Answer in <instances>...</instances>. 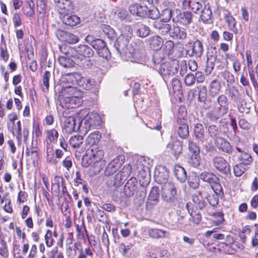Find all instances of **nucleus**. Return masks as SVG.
Masks as SVG:
<instances>
[{"instance_id": "nucleus-43", "label": "nucleus", "mask_w": 258, "mask_h": 258, "mask_svg": "<svg viewBox=\"0 0 258 258\" xmlns=\"http://www.w3.org/2000/svg\"><path fill=\"white\" fill-rule=\"evenodd\" d=\"M137 35L141 37H146L150 34L149 28L144 24L138 25V28L136 32Z\"/></svg>"}, {"instance_id": "nucleus-44", "label": "nucleus", "mask_w": 258, "mask_h": 258, "mask_svg": "<svg viewBox=\"0 0 258 258\" xmlns=\"http://www.w3.org/2000/svg\"><path fill=\"white\" fill-rule=\"evenodd\" d=\"M51 77V73L49 71H45L42 79L43 84L41 86L43 92H46L48 91L49 84V81Z\"/></svg>"}, {"instance_id": "nucleus-54", "label": "nucleus", "mask_w": 258, "mask_h": 258, "mask_svg": "<svg viewBox=\"0 0 258 258\" xmlns=\"http://www.w3.org/2000/svg\"><path fill=\"white\" fill-rule=\"evenodd\" d=\"M97 52L98 55L103 58L108 59L110 58L111 54L106 45H104V47Z\"/></svg>"}, {"instance_id": "nucleus-37", "label": "nucleus", "mask_w": 258, "mask_h": 258, "mask_svg": "<svg viewBox=\"0 0 258 258\" xmlns=\"http://www.w3.org/2000/svg\"><path fill=\"white\" fill-rule=\"evenodd\" d=\"M101 138V135L99 132L97 131L92 133L86 139V144L90 146H93L99 142Z\"/></svg>"}, {"instance_id": "nucleus-48", "label": "nucleus", "mask_w": 258, "mask_h": 258, "mask_svg": "<svg viewBox=\"0 0 258 258\" xmlns=\"http://www.w3.org/2000/svg\"><path fill=\"white\" fill-rule=\"evenodd\" d=\"M165 59V54L162 50L155 52L153 56V60L155 64H161Z\"/></svg>"}, {"instance_id": "nucleus-51", "label": "nucleus", "mask_w": 258, "mask_h": 258, "mask_svg": "<svg viewBox=\"0 0 258 258\" xmlns=\"http://www.w3.org/2000/svg\"><path fill=\"white\" fill-rule=\"evenodd\" d=\"M211 187L213 191L217 196L221 197L223 195V188L221 185L220 183V180L218 178V181H215V183H213L211 185Z\"/></svg>"}, {"instance_id": "nucleus-58", "label": "nucleus", "mask_w": 258, "mask_h": 258, "mask_svg": "<svg viewBox=\"0 0 258 258\" xmlns=\"http://www.w3.org/2000/svg\"><path fill=\"white\" fill-rule=\"evenodd\" d=\"M13 124H14V122ZM14 126L13 128V134L14 135L16 136L17 138L20 140L22 138L21 121H18L17 122V124H14Z\"/></svg>"}, {"instance_id": "nucleus-60", "label": "nucleus", "mask_w": 258, "mask_h": 258, "mask_svg": "<svg viewBox=\"0 0 258 258\" xmlns=\"http://www.w3.org/2000/svg\"><path fill=\"white\" fill-rule=\"evenodd\" d=\"M224 17L229 29L233 30L235 28L236 24L235 19L228 13L225 14Z\"/></svg>"}, {"instance_id": "nucleus-52", "label": "nucleus", "mask_w": 258, "mask_h": 258, "mask_svg": "<svg viewBox=\"0 0 258 258\" xmlns=\"http://www.w3.org/2000/svg\"><path fill=\"white\" fill-rule=\"evenodd\" d=\"M191 218L189 221L192 222L196 224H198L201 221L202 217L199 210L192 211L190 213Z\"/></svg>"}, {"instance_id": "nucleus-24", "label": "nucleus", "mask_w": 258, "mask_h": 258, "mask_svg": "<svg viewBox=\"0 0 258 258\" xmlns=\"http://www.w3.org/2000/svg\"><path fill=\"white\" fill-rule=\"evenodd\" d=\"M75 60L71 58L68 54L60 56L58 58V61L60 65L65 68H72L75 63H78V60L76 58Z\"/></svg>"}, {"instance_id": "nucleus-32", "label": "nucleus", "mask_w": 258, "mask_h": 258, "mask_svg": "<svg viewBox=\"0 0 258 258\" xmlns=\"http://www.w3.org/2000/svg\"><path fill=\"white\" fill-rule=\"evenodd\" d=\"M160 190L158 187H153L151 190L148 197V203L154 205H156L159 201Z\"/></svg>"}, {"instance_id": "nucleus-18", "label": "nucleus", "mask_w": 258, "mask_h": 258, "mask_svg": "<svg viewBox=\"0 0 258 258\" xmlns=\"http://www.w3.org/2000/svg\"><path fill=\"white\" fill-rule=\"evenodd\" d=\"M204 52V47L202 42L197 39L193 43L191 50H187V52L189 56L195 55L197 57H201Z\"/></svg>"}, {"instance_id": "nucleus-47", "label": "nucleus", "mask_w": 258, "mask_h": 258, "mask_svg": "<svg viewBox=\"0 0 258 258\" xmlns=\"http://www.w3.org/2000/svg\"><path fill=\"white\" fill-rule=\"evenodd\" d=\"M194 133L197 139L202 140L204 138V129L201 123H197L194 127Z\"/></svg>"}, {"instance_id": "nucleus-59", "label": "nucleus", "mask_w": 258, "mask_h": 258, "mask_svg": "<svg viewBox=\"0 0 258 258\" xmlns=\"http://www.w3.org/2000/svg\"><path fill=\"white\" fill-rule=\"evenodd\" d=\"M115 15L121 20L128 19V15L127 12L123 9H118L115 12Z\"/></svg>"}, {"instance_id": "nucleus-26", "label": "nucleus", "mask_w": 258, "mask_h": 258, "mask_svg": "<svg viewBox=\"0 0 258 258\" xmlns=\"http://www.w3.org/2000/svg\"><path fill=\"white\" fill-rule=\"evenodd\" d=\"M62 21L67 25L75 26L80 23V19L76 15L67 14L63 16Z\"/></svg>"}, {"instance_id": "nucleus-56", "label": "nucleus", "mask_w": 258, "mask_h": 258, "mask_svg": "<svg viewBox=\"0 0 258 258\" xmlns=\"http://www.w3.org/2000/svg\"><path fill=\"white\" fill-rule=\"evenodd\" d=\"M8 250L7 244L5 240L0 237V255L6 257L8 256Z\"/></svg>"}, {"instance_id": "nucleus-13", "label": "nucleus", "mask_w": 258, "mask_h": 258, "mask_svg": "<svg viewBox=\"0 0 258 258\" xmlns=\"http://www.w3.org/2000/svg\"><path fill=\"white\" fill-rule=\"evenodd\" d=\"M215 145L216 147L222 152L229 154L232 153V147L229 142L223 138H217L215 140Z\"/></svg>"}, {"instance_id": "nucleus-20", "label": "nucleus", "mask_w": 258, "mask_h": 258, "mask_svg": "<svg viewBox=\"0 0 258 258\" xmlns=\"http://www.w3.org/2000/svg\"><path fill=\"white\" fill-rule=\"evenodd\" d=\"M88 155H89L91 163H95L100 161L104 155V152L102 150L97 147H92L91 149L88 151Z\"/></svg>"}, {"instance_id": "nucleus-23", "label": "nucleus", "mask_w": 258, "mask_h": 258, "mask_svg": "<svg viewBox=\"0 0 258 258\" xmlns=\"http://www.w3.org/2000/svg\"><path fill=\"white\" fill-rule=\"evenodd\" d=\"M55 6L58 9L70 11L74 9V5L71 0H53Z\"/></svg>"}, {"instance_id": "nucleus-45", "label": "nucleus", "mask_w": 258, "mask_h": 258, "mask_svg": "<svg viewBox=\"0 0 258 258\" xmlns=\"http://www.w3.org/2000/svg\"><path fill=\"white\" fill-rule=\"evenodd\" d=\"M239 160L240 163L244 165H250L253 161L251 155L245 152L241 154L240 156H239Z\"/></svg>"}, {"instance_id": "nucleus-46", "label": "nucleus", "mask_w": 258, "mask_h": 258, "mask_svg": "<svg viewBox=\"0 0 258 258\" xmlns=\"http://www.w3.org/2000/svg\"><path fill=\"white\" fill-rule=\"evenodd\" d=\"M171 87L173 90V92L174 93H177V94H180L182 93V86L180 81L174 78L171 81Z\"/></svg>"}, {"instance_id": "nucleus-14", "label": "nucleus", "mask_w": 258, "mask_h": 258, "mask_svg": "<svg viewBox=\"0 0 258 258\" xmlns=\"http://www.w3.org/2000/svg\"><path fill=\"white\" fill-rule=\"evenodd\" d=\"M148 234L151 238L157 239L169 238L170 236L168 231L157 228L150 229Z\"/></svg>"}, {"instance_id": "nucleus-3", "label": "nucleus", "mask_w": 258, "mask_h": 258, "mask_svg": "<svg viewBox=\"0 0 258 258\" xmlns=\"http://www.w3.org/2000/svg\"><path fill=\"white\" fill-rule=\"evenodd\" d=\"M161 198L166 202L173 203L177 200L178 188L172 182H165L162 185Z\"/></svg>"}, {"instance_id": "nucleus-61", "label": "nucleus", "mask_w": 258, "mask_h": 258, "mask_svg": "<svg viewBox=\"0 0 258 258\" xmlns=\"http://www.w3.org/2000/svg\"><path fill=\"white\" fill-rule=\"evenodd\" d=\"M243 165L240 163L233 167V171L236 176H240L245 171L246 169L243 167Z\"/></svg>"}, {"instance_id": "nucleus-2", "label": "nucleus", "mask_w": 258, "mask_h": 258, "mask_svg": "<svg viewBox=\"0 0 258 258\" xmlns=\"http://www.w3.org/2000/svg\"><path fill=\"white\" fill-rule=\"evenodd\" d=\"M168 22L161 19L154 20L152 23L153 28L156 32L162 35L169 34L173 39H184L186 37V31L179 27L171 25Z\"/></svg>"}, {"instance_id": "nucleus-31", "label": "nucleus", "mask_w": 258, "mask_h": 258, "mask_svg": "<svg viewBox=\"0 0 258 258\" xmlns=\"http://www.w3.org/2000/svg\"><path fill=\"white\" fill-rule=\"evenodd\" d=\"M200 177L201 180L209 183L210 185L218 181V178L213 173L206 171L202 172L200 175Z\"/></svg>"}, {"instance_id": "nucleus-28", "label": "nucleus", "mask_w": 258, "mask_h": 258, "mask_svg": "<svg viewBox=\"0 0 258 258\" xmlns=\"http://www.w3.org/2000/svg\"><path fill=\"white\" fill-rule=\"evenodd\" d=\"M205 87L199 91L198 95V100L201 102H203V107L208 109L211 107V101L207 98V93Z\"/></svg>"}, {"instance_id": "nucleus-8", "label": "nucleus", "mask_w": 258, "mask_h": 258, "mask_svg": "<svg viewBox=\"0 0 258 258\" xmlns=\"http://www.w3.org/2000/svg\"><path fill=\"white\" fill-rule=\"evenodd\" d=\"M72 77L75 79L77 85L85 90H90L95 86L94 79L81 76L80 74L74 73Z\"/></svg>"}, {"instance_id": "nucleus-64", "label": "nucleus", "mask_w": 258, "mask_h": 258, "mask_svg": "<svg viewBox=\"0 0 258 258\" xmlns=\"http://www.w3.org/2000/svg\"><path fill=\"white\" fill-rule=\"evenodd\" d=\"M189 163L194 167H197L200 164V157L199 155H191Z\"/></svg>"}, {"instance_id": "nucleus-1", "label": "nucleus", "mask_w": 258, "mask_h": 258, "mask_svg": "<svg viewBox=\"0 0 258 258\" xmlns=\"http://www.w3.org/2000/svg\"><path fill=\"white\" fill-rule=\"evenodd\" d=\"M130 40L119 36L114 43V46L120 54L126 55L131 61H137L142 57L144 51V45L140 40L128 45Z\"/></svg>"}, {"instance_id": "nucleus-36", "label": "nucleus", "mask_w": 258, "mask_h": 258, "mask_svg": "<svg viewBox=\"0 0 258 258\" xmlns=\"http://www.w3.org/2000/svg\"><path fill=\"white\" fill-rule=\"evenodd\" d=\"M149 42L151 48L155 50H158L162 46L163 41L160 36L155 35L149 39Z\"/></svg>"}, {"instance_id": "nucleus-30", "label": "nucleus", "mask_w": 258, "mask_h": 258, "mask_svg": "<svg viewBox=\"0 0 258 258\" xmlns=\"http://www.w3.org/2000/svg\"><path fill=\"white\" fill-rule=\"evenodd\" d=\"M217 103L218 104V108H220L223 111L226 113L228 111V100L224 94L219 95L217 98Z\"/></svg>"}, {"instance_id": "nucleus-10", "label": "nucleus", "mask_w": 258, "mask_h": 258, "mask_svg": "<svg viewBox=\"0 0 258 258\" xmlns=\"http://www.w3.org/2000/svg\"><path fill=\"white\" fill-rule=\"evenodd\" d=\"M56 35L61 41L70 44L76 43L78 42L79 40L78 37L76 35L61 30H57Z\"/></svg>"}, {"instance_id": "nucleus-12", "label": "nucleus", "mask_w": 258, "mask_h": 258, "mask_svg": "<svg viewBox=\"0 0 258 258\" xmlns=\"http://www.w3.org/2000/svg\"><path fill=\"white\" fill-rule=\"evenodd\" d=\"M128 11L133 15L142 18L147 17L148 11L147 7L146 6H141L137 4H132L128 7Z\"/></svg>"}, {"instance_id": "nucleus-57", "label": "nucleus", "mask_w": 258, "mask_h": 258, "mask_svg": "<svg viewBox=\"0 0 258 258\" xmlns=\"http://www.w3.org/2000/svg\"><path fill=\"white\" fill-rule=\"evenodd\" d=\"M188 143V148L190 153H191L192 155H199L200 153L199 147L191 140H189Z\"/></svg>"}, {"instance_id": "nucleus-22", "label": "nucleus", "mask_w": 258, "mask_h": 258, "mask_svg": "<svg viewBox=\"0 0 258 258\" xmlns=\"http://www.w3.org/2000/svg\"><path fill=\"white\" fill-rule=\"evenodd\" d=\"M86 41L90 44L97 51L106 45V43L102 39L95 38L94 36L89 35L85 38Z\"/></svg>"}, {"instance_id": "nucleus-50", "label": "nucleus", "mask_w": 258, "mask_h": 258, "mask_svg": "<svg viewBox=\"0 0 258 258\" xmlns=\"http://www.w3.org/2000/svg\"><path fill=\"white\" fill-rule=\"evenodd\" d=\"M216 60V56L211 55L208 56L207 57V66L206 67V72L210 74L213 70L215 66V61Z\"/></svg>"}, {"instance_id": "nucleus-34", "label": "nucleus", "mask_w": 258, "mask_h": 258, "mask_svg": "<svg viewBox=\"0 0 258 258\" xmlns=\"http://www.w3.org/2000/svg\"><path fill=\"white\" fill-rule=\"evenodd\" d=\"M226 93L231 100L237 102L239 99V93L237 88L234 86L228 87L226 89Z\"/></svg>"}, {"instance_id": "nucleus-40", "label": "nucleus", "mask_w": 258, "mask_h": 258, "mask_svg": "<svg viewBox=\"0 0 258 258\" xmlns=\"http://www.w3.org/2000/svg\"><path fill=\"white\" fill-rule=\"evenodd\" d=\"M119 36L130 40L133 36V31L131 26L127 25H122L121 28V34Z\"/></svg>"}, {"instance_id": "nucleus-33", "label": "nucleus", "mask_w": 258, "mask_h": 258, "mask_svg": "<svg viewBox=\"0 0 258 258\" xmlns=\"http://www.w3.org/2000/svg\"><path fill=\"white\" fill-rule=\"evenodd\" d=\"M179 13V10L176 9L171 10L169 8H166L162 10L161 15L163 17L162 20L169 22L171 19H173V17H176L177 13Z\"/></svg>"}, {"instance_id": "nucleus-63", "label": "nucleus", "mask_w": 258, "mask_h": 258, "mask_svg": "<svg viewBox=\"0 0 258 258\" xmlns=\"http://www.w3.org/2000/svg\"><path fill=\"white\" fill-rule=\"evenodd\" d=\"M96 218L100 221L102 223H105L107 221V216L105 212L98 209L95 214Z\"/></svg>"}, {"instance_id": "nucleus-55", "label": "nucleus", "mask_w": 258, "mask_h": 258, "mask_svg": "<svg viewBox=\"0 0 258 258\" xmlns=\"http://www.w3.org/2000/svg\"><path fill=\"white\" fill-rule=\"evenodd\" d=\"M147 11L146 18H150L154 20H159L158 18L160 16V13L157 9L154 8L152 10H149L147 7Z\"/></svg>"}, {"instance_id": "nucleus-17", "label": "nucleus", "mask_w": 258, "mask_h": 258, "mask_svg": "<svg viewBox=\"0 0 258 258\" xmlns=\"http://www.w3.org/2000/svg\"><path fill=\"white\" fill-rule=\"evenodd\" d=\"M76 96H63L60 100V105L63 108H74L79 105V101Z\"/></svg>"}, {"instance_id": "nucleus-41", "label": "nucleus", "mask_w": 258, "mask_h": 258, "mask_svg": "<svg viewBox=\"0 0 258 258\" xmlns=\"http://www.w3.org/2000/svg\"><path fill=\"white\" fill-rule=\"evenodd\" d=\"M200 176H197L195 173L191 174L188 179L189 186L194 189L197 188L200 185Z\"/></svg>"}, {"instance_id": "nucleus-49", "label": "nucleus", "mask_w": 258, "mask_h": 258, "mask_svg": "<svg viewBox=\"0 0 258 258\" xmlns=\"http://www.w3.org/2000/svg\"><path fill=\"white\" fill-rule=\"evenodd\" d=\"M102 30L105 35L110 39H114L116 37V34L113 29L108 25H104L102 27Z\"/></svg>"}, {"instance_id": "nucleus-27", "label": "nucleus", "mask_w": 258, "mask_h": 258, "mask_svg": "<svg viewBox=\"0 0 258 258\" xmlns=\"http://www.w3.org/2000/svg\"><path fill=\"white\" fill-rule=\"evenodd\" d=\"M174 175L178 180L183 182L186 179V172L185 170L179 165H175L174 167Z\"/></svg>"}, {"instance_id": "nucleus-39", "label": "nucleus", "mask_w": 258, "mask_h": 258, "mask_svg": "<svg viewBox=\"0 0 258 258\" xmlns=\"http://www.w3.org/2000/svg\"><path fill=\"white\" fill-rule=\"evenodd\" d=\"M221 89V84L217 80H213L210 84L209 88V93L212 97L217 95L220 92Z\"/></svg>"}, {"instance_id": "nucleus-7", "label": "nucleus", "mask_w": 258, "mask_h": 258, "mask_svg": "<svg viewBox=\"0 0 258 258\" xmlns=\"http://www.w3.org/2000/svg\"><path fill=\"white\" fill-rule=\"evenodd\" d=\"M214 168L220 173L228 175L230 173V165L223 157L216 156L212 160Z\"/></svg>"}, {"instance_id": "nucleus-35", "label": "nucleus", "mask_w": 258, "mask_h": 258, "mask_svg": "<svg viewBox=\"0 0 258 258\" xmlns=\"http://www.w3.org/2000/svg\"><path fill=\"white\" fill-rule=\"evenodd\" d=\"M123 178L122 177L121 173H117L113 178H110V179L107 181V184L109 186L115 188L121 186L122 184V180Z\"/></svg>"}, {"instance_id": "nucleus-16", "label": "nucleus", "mask_w": 258, "mask_h": 258, "mask_svg": "<svg viewBox=\"0 0 258 258\" xmlns=\"http://www.w3.org/2000/svg\"><path fill=\"white\" fill-rule=\"evenodd\" d=\"M169 151L176 158L180 154L182 150L181 142L177 140H172L167 145Z\"/></svg>"}, {"instance_id": "nucleus-29", "label": "nucleus", "mask_w": 258, "mask_h": 258, "mask_svg": "<svg viewBox=\"0 0 258 258\" xmlns=\"http://www.w3.org/2000/svg\"><path fill=\"white\" fill-rule=\"evenodd\" d=\"M212 15V12L211 6L209 4H207L204 5L203 9L201 11L200 19L203 22L206 23L211 19Z\"/></svg>"}, {"instance_id": "nucleus-25", "label": "nucleus", "mask_w": 258, "mask_h": 258, "mask_svg": "<svg viewBox=\"0 0 258 258\" xmlns=\"http://www.w3.org/2000/svg\"><path fill=\"white\" fill-rule=\"evenodd\" d=\"M155 176L156 180L161 183L166 182L168 177V172L164 167H160L155 172Z\"/></svg>"}, {"instance_id": "nucleus-11", "label": "nucleus", "mask_w": 258, "mask_h": 258, "mask_svg": "<svg viewBox=\"0 0 258 258\" xmlns=\"http://www.w3.org/2000/svg\"><path fill=\"white\" fill-rule=\"evenodd\" d=\"M192 16V14L190 12L185 11L181 13L179 10V13L176 14V17H173L172 21L187 26L191 22Z\"/></svg>"}, {"instance_id": "nucleus-21", "label": "nucleus", "mask_w": 258, "mask_h": 258, "mask_svg": "<svg viewBox=\"0 0 258 258\" xmlns=\"http://www.w3.org/2000/svg\"><path fill=\"white\" fill-rule=\"evenodd\" d=\"M227 113L223 111L220 108L215 107L212 110L208 111L206 114V117L210 121L216 122L220 117L225 115Z\"/></svg>"}, {"instance_id": "nucleus-19", "label": "nucleus", "mask_w": 258, "mask_h": 258, "mask_svg": "<svg viewBox=\"0 0 258 258\" xmlns=\"http://www.w3.org/2000/svg\"><path fill=\"white\" fill-rule=\"evenodd\" d=\"M137 180L135 177H131L126 183L124 186L123 192L127 197H131L134 195L136 191Z\"/></svg>"}, {"instance_id": "nucleus-5", "label": "nucleus", "mask_w": 258, "mask_h": 258, "mask_svg": "<svg viewBox=\"0 0 258 258\" xmlns=\"http://www.w3.org/2000/svg\"><path fill=\"white\" fill-rule=\"evenodd\" d=\"M66 112L62 113L63 117L64 118L63 121L62 128L68 134H71L74 132L78 131L81 126V119L76 118L73 116H69L67 117Z\"/></svg>"}, {"instance_id": "nucleus-62", "label": "nucleus", "mask_w": 258, "mask_h": 258, "mask_svg": "<svg viewBox=\"0 0 258 258\" xmlns=\"http://www.w3.org/2000/svg\"><path fill=\"white\" fill-rule=\"evenodd\" d=\"M222 77L226 81L227 83L232 84L235 81L234 76L229 72L225 71L221 73Z\"/></svg>"}, {"instance_id": "nucleus-42", "label": "nucleus", "mask_w": 258, "mask_h": 258, "mask_svg": "<svg viewBox=\"0 0 258 258\" xmlns=\"http://www.w3.org/2000/svg\"><path fill=\"white\" fill-rule=\"evenodd\" d=\"M83 143V137L80 135L72 136L69 140L70 145L74 148H79Z\"/></svg>"}, {"instance_id": "nucleus-15", "label": "nucleus", "mask_w": 258, "mask_h": 258, "mask_svg": "<svg viewBox=\"0 0 258 258\" xmlns=\"http://www.w3.org/2000/svg\"><path fill=\"white\" fill-rule=\"evenodd\" d=\"M76 51L79 55L83 56L84 58L83 59L84 61H85L87 62H90V60L86 59V57H91L93 56L94 51L93 49L89 46L86 44H81L78 46L76 48Z\"/></svg>"}, {"instance_id": "nucleus-4", "label": "nucleus", "mask_w": 258, "mask_h": 258, "mask_svg": "<svg viewBox=\"0 0 258 258\" xmlns=\"http://www.w3.org/2000/svg\"><path fill=\"white\" fill-rule=\"evenodd\" d=\"M178 63L176 60H168L162 63L158 69L159 73L163 78L173 76L177 73Z\"/></svg>"}, {"instance_id": "nucleus-9", "label": "nucleus", "mask_w": 258, "mask_h": 258, "mask_svg": "<svg viewBox=\"0 0 258 258\" xmlns=\"http://www.w3.org/2000/svg\"><path fill=\"white\" fill-rule=\"evenodd\" d=\"M123 157L122 156H118L113 159L106 167L105 173L107 176L115 173L123 164Z\"/></svg>"}, {"instance_id": "nucleus-38", "label": "nucleus", "mask_w": 258, "mask_h": 258, "mask_svg": "<svg viewBox=\"0 0 258 258\" xmlns=\"http://www.w3.org/2000/svg\"><path fill=\"white\" fill-rule=\"evenodd\" d=\"M177 134L182 139H186L189 135L188 126L186 123H179L177 127Z\"/></svg>"}, {"instance_id": "nucleus-53", "label": "nucleus", "mask_w": 258, "mask_h": 258, "mask_svg": "<svg viewBox=\"0 0 258 258\" xmlns=\"http://www.w3.org/2000/svg\"><path fill=\"white\" fill-rule=\"evenodd\" d=\"M46 135L47 140L50 143H52L56 141L58 137V133L55 129H52L47 131Z\"/></svg>"}, {"instance_id": "nucleus-6", "label": "nucleus", "mask_w": 258, "mask_h": 258, "mask_svg": "<svg viewBox=\"0 0 258 258\" xmlns=\"http://www.w3.org/2000/svg\"><path fill=\"white\" fill-rule=\"evenodd\" d=\"M101 119L99 115L93 113L88 114L82 120H81V126L85 128L86 132L91 127L99 125Z\"/></svg>"}]
</instances>
